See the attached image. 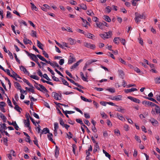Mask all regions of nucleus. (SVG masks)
Segmentation results:
<instances>
[{
	"mask_svg": "<svg viewBox=\"0 0 160 160\" xmlns=\"http://www.w3.org/2000/svg\"><path fill=\"white\" fill-rule=\"evenodd\" d=\"M30 4L31 5V8L32 9H34L36 11L38 10L37 7L32 2H31Z\"/></svg>",
	"mask_w": 160,
	"mask_h": 160,
	"instance_id": "nucleus-39",
	"label": "nucleus"
},
{
	"mask_svg": "<svg viewBox=\"0 0 160 160\" xmlns=\"http://www.w3.org/2000/svg\"><path fill=\"white\" fill-rule=\"evenodd\" d=\"M76 60V59L73 55L72 54H70V55L68 58V64H72Z\"/></svg>",
	"mask_w": 160,
	"mask_h": 160,
	"instance_id": "nucleus-6",
	"label": "nucleus"
},
{
	"mask_svg": "<svg viewBox=\"0 0 160 160\" xmlns=\"http://www.w3.org/2000/svg\"><path fill=\"white\" fill-rule=\"evenodd\" d=\"M14 109L18 112H21L20 110H21V108L19 107L18 105H16L14 107Z\"/></svg>",
	"mask_w": 160,
	"mask_h": 160,
	"instance_id": "nucleus-47",
	"label": "nucleus"
},
{
	"mask_svg": "<svg viewBox=\"0 0 160 160\" xmlns=\"http://www.w3.org/2000/svg\"><path fill=\"white\" fill-rule=\"evenodd\" d=\"M72 148H73V149H72L73 152L74 153V154H75V149H76L77 148L75 144H73L72 145Z\"/></svg>",
	"mask_w": 160,
	"mask_h": 160,
	"instance_id": "nucleus-57",
	"label": "nucleus"
},
{
	"mask_svg": "<svg viewBox=\"0 0 160 160\" xmlns=\"http://www.w3.org/2000/svg\"><path fill=\"white\" fill-rule=\"evenodd\" d=\"M20 69L21 71H23L24 73L28 72V71L26 68L22 66H21L20 67Z\"/></svg>",
	"mask_w": 160,
	"mask_h": 160,
	"instance_id": "nucleus-34",
	"label": "nucleus"
},
{
	"mask_svg": "<svg viewBox=\"0 0 160 160\" xmlns=\"http://www.w3.org/2000/svg\"><path fill=\"white\" fill-rule=\"evenodd\" d=\"M30 77L32 78L33 79L38 80L39 79V78L36 75H30Z\"/></svg>",
	"mask_w": 160,
	"mask_h": 160,
	"instance_id": "nucleus-41",
	"label": "nucleus"
},
{
	"mask_svg": "<svg viewBox=\"0 0 160 160\" xmlns=\"http://www.w3.org/2000/svg\"><path fill=\"white\" fill-rule=\"evenodd\" d=\"M118 40H121V38L119 37H115L113 40V42L116 44H118V42H117Z\"/></svg>",
	"mask_w": 160,
	"mask_h": 160,
	"instance_id": "nucleus-35",
	"label": "nucleus"
},
{
	"mask_svg": "<svg viewBox=\"0 0 160 160\" xmlns=\"http://www.w3.org/2000/svg\"><path fill=\"white\" fill-rule=\"evenodd\" d=\"M79 64L77 62L75 63H74L73 65L70 68L71 69H74L75 68L78 66L79 65Z\"/></svg>",
	"mask_w": 160,
	"mask_h": 160,
	"instance_id": "nucleus-44",
	"label": "nucleus"
},
{
	"mask_svg": "<svg viewBox=\"0 0 160 160\" xmlns=\"http://www.w3.org/2000/svg\"><path fill=\"white\" fill-rule=\"evenodd\" d=\"M10 76L15 78L16 80H18L17 78H19L20 79L21 78H20L18 74H17V73H16L15 72H14V71H12V75L11 74V75Z\"/></svg>",
	"mask_w": 160,
	"mask_h": 160,
	"instance_id": "nucleus-13",
	"label": "nucleus"
},
{
	"mask_svg": "<svg viewBox=\"0 0 160 160\" xmlns=\"http://www.w3.org/2000/svg\"><path fill=\"white\" fill-rule=\"evenodd\" d=\"M43 77L48 80H51V79L49 78L47 74L46 73L43 74Z\"/></svg>",
	"mask_w": 160,
	"mask_h": 160,
	"instance_id": "nucleus-63",
	"label": "nucleus"
},
{
	"mask_svg": "<svg viewBox=\"0 0 160 160\" xmlns=\"http://www.w3.org/2000/svg\"><path fill=\"white\" fill-rule=\"evenodd\" d=\"M142 104L145 105V106H151V107H154L155 106H156V105L154 103L149 101H143L142 102Z\"/></svg>",
	"mask_w": 160,
	"mask_h": 160,
	"instance_id": "nucleus-5",
	"label": "nucleus"
},
{
	"mask_svg": "<svg viewBox=\"0 0 160 160\" xmlns=\"http://www.w3.org/2000/svg\"><path fill=\"white\" fill-rule=\"evenodd\" d=\"M118 60L120 62H121L122 64H123L125 65L126 64V62L124 60L122 59V58H119Z\"/></svg>",
	"mask_w": 160,
	"mask_h": 160,
	"instance_id": "nucleus-56",
	"label": "nucleus"
},
{
	"mask_svg": "<svg viewBox=\"0 0 160 160\" xmlns=\"http://www.w3.org/2000/svg\"><path fill=\"white\" fill-rule=\"evenodd\" d=\"M106 90L111 93H114L115 92V90L114 88L107 89Z\"/></svg>",
	"mask_w": 160,
	"mask_h": 160,
	"instance_id": "nucleus-45",
	"label": "nucleus"
},
{
	"mask_svg": "<svg viewBox=\"0 0 160 160\" xmlns=\"http://www.w3.org/2000/svg\"><path fill=\"white\" fill-rule=\"evenodd\" d=\"M97 61V60H93V59H91L88 61V65H90L92 63L95 62H96Z\"/></svg>",
	"mask_w": 160,
	"mask_h": 160,
	"instance_id": "nucleus-48",
	"label": "nucleus"
},
{
	"mask_svg": "<svg viewBox=\"0 0 160 160\" xmlns=\"http://www.w3.org/2000/svg\"><path fill=\"white\" fill-rule=\"evenodd\" d=\"M39 86L40 87L41 89L42 90V92L43 91L46 92H48V90L46 89L45 87L43 86V85L39 84Z\"/></svg>",
	"mask_w": 160,
	"mask_h": 160,
	"instance_id": "nucleus-27",
	"label": "nucleus"
},
{
	"mask_svg": "<svg viewBox=\"0 0 160 160\" xmlns=\"http://www.w3.org/2000/svg\"><path fill=\"white\" fill-rule=\"evenodd\" d=\"M5 103L3 102H0V109L3 112H6V110L4 109V107L5 106Z\"/></svg>",
	"mask_w": 160,
	"mask_h": 160,
	"instance_id": "nucleus-10",
	"label": "nucleus"
},
{
	"mask_svg": "<svg viewBox=\"0 0 160 160\" xmlns=\"http://www.w3.org/2000/svg\"><path fill=\"white\" fill-rule=\"evenodd\" d=\"M7 103L9 106H10L12 108L13 107L12 106V105L11 102L8 98H7Z\"/></svg>",
	"mask_w": 160,
	"mask_h": 160,
	"instance_id": "nucleus-59",
	"label": "nucleus"
},
{
	"mask_svg": "<svg viewBox=\"0 0 160 160\" xmlns=\"http://www.w3.org/2000/svg\"><path fill=\"white\" fill-rule=\"evenodd\" d=\"M118 72L119 75L121 76H122L124 75V72L122 70H118Z\"/></svg>",
	"mask_w": 160,
	"mask_h": 160,
	"instance_id": "nucleus-55",
	"label": "nucleus"
},
{
	"mask_svg": "<svg viewBox=\"0 0 160 160\" xmlns=\"http://www.w3.org/2000/svg\"><path fill=\"white\" fill-rule=\"evenodd\" d=\"M59 154V149L58 147L57 146H55V156L57 158Z\"/></svg>",
	"mask_w": 160,
	"mask_h": 160,
	"instance_id": "nucleus-17",
	"label": "nucleus"
},
{
	"mask_svg": "<svg viewBox=\"0 0 160 160\" xmlns=\"http://www.w3.org/2000/svg\"><path fill=\"white\" fill-rule=\"evenodd\" d=\"M25 52L28 55V56L30 57V58L32 60L36 62L37 63L39 68H41V66L40 65L39 62L38 61V59L37 57V55L36 56L34 54L30 53L28 52L26 50L25 51Z\"/></svg>",
	"mask_w": 160,
	"mask_h": 160,
	"instance_id": "nucleus-1",
	"label": "nucleus"
},
{
	"mask_svg": "<svg viewBox=\"0 0 160 160\" xmlns=\"http://www.w3.org/2000/svg\"><path fill=\"white\" fill-rule=\"evenodd\" d=\"M76 121L78 123L82 125L84 128H87V132L88 133L90 132V131L89 130L88 127L84 124L82 120L79 119H76Z\"/></svg>",
	"mask_w": 160,
	"mask_h": 160,
	"instance_id": "nucleus-9",
	"label": "nucleus"
},
{
	"mask_svg": "<svg viewBox=\"0 0 160 160\" xmlns=\"http://www.w3.org/2000/svg\"><path fill=\"white\" fill-rule=\"evenodd\" d=\"M104 19L106 21L108 22H110L111 21V19L108 16L104 15Z\"/></svg>",
	"mask_w": 160,
	"mask_h": 160,
	"instance_id": "nucleus-29",
	"label": "nucleus"
},
{
	"mask_svg": "<svg viewBox=\"0 0 160 160\" xmlns=\"http://www.w3.org/2000/svg\"><path fill=\"white\" fill-rule=\"evenodd\" d=\"M68 41L71 45H73L75 43V40L71 38H68Z\"/></svg>",
	"mask_w": 160,
	"mask_h": 160,
	"instance_id": "nucleus-31",
	"label": "nucleus"
},
{
	"mask_svg": "<svg viewBox=\"0 0 160 160\" xmlns=\"http://www.w3.org/2000/svg\"><path fill=\"white\" fill-rule=\"evenodd\" d=\"M84 46L88 48L93 49L95 48L96 47L95 45L91 44L89 43L85 42L84 43Z\"/></svg>",
	"mask_w": 160,
	"mask_h": 160,
	"instance_id": "nucleus-7",
	"label": "nucleus"
},
{
	"mask_svg": "<svg viewBox=\"0 0 160 160\" xmlns=\"http://www.w3.org/2000/svg\"><path fill=\"white\" fill-rule=\"evenodd\" d=\"M42 54L44 56L47 58H48L49 56L48 54L46 53V52L44 50L42 51Z\"/></svg>",
	"mask_w": 160,
	"mask_h": 160,
	"instance_id": "nucleus-60",
	"label": "nucleus"
},
{
	"mask_svg": "<svg viewBox=\"0 0 160 160\" xmlns=\"http://www.w3.org/2000/svg\"><path fill=\"white\" fill-rule=\"evenodd\" d=\"M59 121L60 124L63 127L65 124H64L62 119L61 118H60L59 119Z\"/></svg>",
	"mask_w": 160,
	"mask_h": 160,
	"instance_id": "nucleus-49",
	"label": "nucleus"
},
{
	"mask_svg": "<svg viewBox=\"0 0 160 160\" xmlns=\"http://www.w3.org/2000/svg\"><path fill=\"white\" fill-rule=\"evenodd\" d=\"M61 78L64 85L67 86H68L69 85L68 82L64 79L62 78Z\"/></svg>",
	"mask_w": 160,
	"mask_h": 160,
	"instance_id": "nucleus-40",
	"label": "nucleus"
},
{
	"mask_svg": "<svg viewBox=\"0 0 160 160\" xmlns=\"http://www.w3.org/2000/svg\"><path fill=\"white\" fill-rule=\"evenodd\" d=\"M14 84L15 87L18 90H19L20 92H21V91H22V89L20 85L18 83L16 82H14Z\"/></svg>",
	"mask_w": 160,
	"mask_h": 160,
	"instance_id": "nucleus-19",
	"label": "nucleus"
},
{
	"mask_svg": "<svg viewBox=\"0 0 160 160\" xmlns=\"http://www.w3.org/2000/svg\"><path fill=\"white\" fill-rule=\"evenodd\" d=\"M0 117L4 122H6L7 118L4 114L1 112L0 113Z\"/></svg>",
	"mask_w": 160,
	"mask_h": 160,
	"instance_id": "nucleus-23",
	"label": "nucleus"
},
{
	"mask_svg": "<svg viewBox=\"0 0 160 160\" xmlns=\"http://www.w3.org/2000/svg\"><path fill=\"white\" fill-rule=\"evenodd\" d=\"M85 35L87 38H90L92 39V37L93 36V35L92 34L89 33H85L84 34Z\"/></svg>",
	"mask_w": 160,
	"mask_h": 160,
	"instance_id": "nucleus-28",
	"label": "nucleus"
},
{
	"mask_svg": "<svg viewBox=\"0 0 160 160\" xmlns=\"http://www.w3.org/2000/svg\"><path fill=\"white\" fill-rule=\"evenodd\" d=\"M6 17L7 18H11V12L9 11H7V12Z\"/></svg>",
	"mask_w": 160,
	"mask_h": 160,
	"instance_id": "nucleus-62",
	"label": "nucleus"
},
{
	"mask_svg": "<svg viewBox=\"0 0 160 160\" xmlns=\"http://www.w3.org/2000/svg\"><path fill=\"white\" fill-rule=\"evenodd\" d=\"M137 91V89L134 88H132L131 89H125L124 90V92L126 93H128L129 92H133L134 91Z\"/></svg>",
	"mask_w": 160,
	"mask_h": 160,
	"instance_id": "nucleus-16",
	"label": "nucleus"
},
{
	"mask_svg": "<svg viewBox=\"0 0 160 160\" xmlns=\"http://www.w3.org/2000/svg\"><path fill=\"white\" fill-rule=\"evenodd\" d=\"M37 57H38L40 59L43 61L44 62L46 60V59L40 55H37Z\"/></svg>",
	"mask_w": 160,
	"mask_h": 160,
	"instance_id": "nucleus-43",
	"label": "nucleus"
},
{
	"mask_svg": "<svg viewBox=\"0 0 160 160\" xmlns=\"http://www.w3.org/2000/svg\"><path fill=\"white\" fill-rule=\"evenodd\" d=\"M135 18L134 20L136 23L138 24L141 21V19L144 18V16L143 14H141L138 12L135 13Z\"/></svg>",
	"mask_w": 160,
	"mask_h": 160,
	"instance_id": "nucleus-2",
	"label": "nucleus"
},
{
	"mask_svg": "<svg viewBox=\"0 0 160 160\" xmlns=\"http://www.w3.org/2000/svg\"><path fill=\"white\" fill-rule=\"evenodd\" d=\"M0 125L1 126V128L3 129L4 130L6 129L7 128L6 126V124L5 123L1 124H0Z\"/></svg>",
	"mask_w": 160,
	"mask_h": 160,
	"instance_id": "nucleus-61",
	"label": "nucleus"
},
{
	"mask_svg": "<svg viewBox=\"0 0 160 160\" xmlns=\"http://www.w3.org/2000/svg\"><path fill=\"white\" fill-rule=\"evenodd\" d=\"M36 34H37V33H36V31H34L33 30H31V35L33 37H37Z\"/></svg>",
	"mask_w": 160,
	"mask_h": 160,
	"instance_id": "nucleus-46",
	"label": "nucleus"
},
{
	"mask_svg": "<svg viewBox=\"0 0 160 160\" xmlns=\"http://www.w3.org/2000/svg\"><path fill=\"white\" fill-rule=\"evenodd\" d=\"M54 130H57L58 128V122H55L54 124Z\"/></svg>",
	"mask_w": 160,
	"mask_h": 160,
	"instance_id": "nucleus-53",
	"label": "nucleus"
},
{
	"mask_svg": "<svg viewBox=\"0 0 160 160\" xmlns=\"http://www.w3.org/2000/svg\"><path fill=\"white\" fill-rule=\"evenodd\" d=\"M80 7L82 9L85 10H86L87 8L86 6L85 5L83 4H81L80 5Z\"/></svg>",
	"mask_w": 160,
	"mask_h": 160,
	"instance_id": "nucleus-58",
	"label": "nucleus"
},
{
	"mask_svg": "<svg viewBox=\"0 0 160 160\" xmlns=\"http://www.w3.org/2000/svg\"><path fill=\"white\" fill-rule=\"evenodd\" d=\"M116 115L117 118L121 120L122 121H125V118L122 115H120L118 113L116 114Z\"/></svg>",
	"mask_w": 160,
	"mask_h": 160,
	"instance_id": "nucleus-21",
	"label": "nucleus"
},
{
	"mask_svg": "<svg viewBox=\"0 0 160 160\" xmlns=\"http://www.w3.org/2000/svg\"><path fill=\"white\" fill-rule=\"evenodd\" d=\"M154 82L156 84H160V77L155 78L154 79Z\"/></svg>",
	"mask_w": 160,
	"mask_h": 160,
	"instance_id": "nucleus-36",
	"label": "nucleus"
},
{
	"mask_svg": "<svg viewBox=\"0 0 160 160\" xmlns=\"http://www.w3.org/2000/svg\"><path fill=\"white\" fill-rule=\"evenodd\" d=\"M52 95L54 97L55 99L57 100H60L61 99V94L59 95L58 94L55 92H53L52 93Z\"/></svg>",
	"mask_w": 160,
	"mask_h": 160,
	"instance_id": "nucleus-8",
	"label": "nucleus"
},
{
	"mask_svg": "<svg viewBox=\"0 0 160 160\" xmlns=\"http://www.w3.org/2000/svg\"><path fill=\"white\" fill-rule=\"evenodd\" d=\"M37 45L38 46L39 48L40 49L42 50H43V48L42 47V46L43 45L38 40H37Z\"/></svg>",
	"mask_w": 160,
	"mask_h": 160,
	"instance_id": "nucleus-24",
	"label": "nucleus"
},
{
	"mask_svg": "<svg viewBox=\"0 0 160 160\" xmlns=\"http://www.w3.org/2000/svg\"><path fill=\"white\" fill-rule=\"evenodd\" d=\"M52 136L53 135L52 134L50 133H49L48 134V137L49 140L51 141L52 142L54 143L55 144V142L53 141V139H52Z\"/></svg>",
	"mask_w": 160,
	"mask_h": 160,
	"instance_id": "nucleus-20",
	"label": "nucleus"
},
{
	"mask_svg": "<svg viewBox=\"0 0 160 160\" xmlns=\"http://www.w3.org/2000/svg\"><path fill=\"white\" fill-rule=\"evenodd\" d=\"M122 96L120 95H118L117 96L113 97L112 98H111V99L116 101H119L122 100Z\"/></svg>",
	"mask_w": 160,
	"mask_h": 160,
	"instance_id": "nucleus-12",
	"label": "nucleus"
},
{
	"mask_svg": "<svg viewBox=\"0 0 160 160\" xmlns=\"http://www.w3.org/2000/svg\"><path fill=\"white\" fill-rule=\"evenodd\" d=\"M34 82H35V84L34 85V87L38 90L42 92V90L41 88L38 87V85L39 86V84H38L37 83H36L35 81Z\"/></svg>",
	"mask_w": 160,
	"mask_h": 160,
	"instance_id": "nucleus-42",
	"label": "nucleus"
},
{
	"mask_svg": "<svg viewBox=\"0 0 160 160\" xmlns=\"http://www.w3.org/2000/svg\"><path fill=\"white\" fill-rule=\"evenodd\" d=\"M128 98L133 102L138 103H139L140 102V101L139 99L131 96L128 97Z\"/></svg>",
	"mask_w": 160,
	"mask_h": 160,
	"instance_id": "nucleus-11",
	"label": "nucleus"
},
{
	"mask_svg": "<svg viewBox=\"0 0 160 160\" xmlns=\"http://www.w3.org/2000/svg\"><path fill=\"white\" fill-rule=\"evenodd\" d=\"M147 99L155 103H157L158 102L154 98H152L147 97L146 98Z\"/></svg>",
	"mask_w": 160,
	"mask_h": 160,
	"instance_id": "nucleus-52",
	"label": "nucleus"
},
{
	"mask_svg": "<svg viewBox=\"0 0 160 160\" xmlns=\"http://www.w3.org/2000/svg\"><path fill=\"white\" fill-rule=\"evenodd\" d=\"M151 122L153 126H155L156 124L158 123L157 121L154 118H152L151 119L149 120Z\"/></svg>",
	"mask_w": 160,
	"mask_h": 160,
	"instance_id": "nucleus-18",
	"label": "nucleus"
},
{
	"mask_svg": "<svg viewBox=\"0 0 160 160\" xmlns=\"http://www.w3.org/2000/svg\"><path fill=\"white\" fill-rule=\"evenodd\" d=\"M87 13L88 15L90 16H92L94 15V13L91 10H88L87 11Z\"/></svg>",
	"mask_w": 160,
	"mask_h": 160,
	"instance_id": "nucleus-33",
	"label": "nucleus"
},
{
	"mask_svg": "<svg viewBox=\"0 0 160 160\" xmlns=\"http://www.w3.org/2000/svg\"><path fill=\"white\" fill-rule=\"evenodd\" d=\"M117 107V110L118 112H121L122 113H124L125 112V109L122 108L121 106H118V107Z\"/></svg>",
	"mask_w": 160,
	"mask_h": 160,
	"instance_id": "nucleus-14",
	"label": "nucleus"
},
{
	"mask_svg": "<svg viewBox=\"0 0 160 160\" xmlns=\"http://www.w3.org/2000/svg\"><path fill=\"white\" fill-rule=\"evenodd\" d=\"M81 99L83 101L85 102H91L92 100L90 99H87L85 98L84 97L81 96Z\"/></svg>",
	"mask_w": 160,
	"mask_h": 160,
	"instance_id": "nucleus-30",
	"label": "nucleus"
},
{
	"mask_svg": "<svg viewBox=\"0 0 160 160\" xmlns=\"http://www.w3.org/2000/svg\"><path fill=\"white\" fill-rule=\"evenodd\" d=\"M68 134L70 135H69L67 133V136H68V139H69L72 138V134L71 132H68Z\"/></svg>",
	"mask_w": 160,
	"mask_h": 160,
	"instance_id": "nucleus-54",
	"label": "nucleus"
},
{
	"mask_svg": "<svg viewBox=\"0 0 160 160\" xmlns=\"http://www.w3.org/2000/svg\"><path fill=\"white\" fill-rule=\"evenodd\" d=\"M112 34V31H110L108 32H105L103 34H100V36L103 39L108 38L111 37Z\"/></svg>",
	"mask_w": 160,
	"mask_h": 160,
	"instance_id": "nucleus-4",
	"label": "nucleus"
},
{
	"mask_svg": "<svg viewBox=\"0 0 160 160\" xmlns=\"http://www.w3.org/2000/svg\"><path fill=\"white\" fill-rule=\"evenodd\" d=\"M103 152L105 154V156L108 157L109 159L110 158L111 155L104 150L103 149Z\"/></svg>",
	"mask_w": 160,
	"mask_h": 160,
	"instance_id": "nucleus-38",
	"label": "nucleus"
},
{
	"mask_svg": "<svg viewBox=\"0 0 160 160\" xmlns=\"http://www.w3.org/2000/svg\"><path fill=\"white\" fill-rule=\"evenodd\" d=\"M135 139L138 142L140 143L141 142V140H140L139 137L137 136H135Z\"/></svg>",
	"mask_w": 160,
	"mask_h": 160,
	"instance_id": "nucleus-64",
	"label": "nucleus"
},
{
	"mask_svg": "<svg viewBox=\"0 0 160 160\" xmlns=\"http://www.w3.org/2000/svg\"><path fill=\"white\" fill-rule=\"evenodd\" d=\"M23 41L24 43L25 44H30L31 43H32V42L31 40L27 39V38H24L23 40Z\"/></svg>",
	"mask_w": 160,
	"mask_h": 160,
	"instance_id": "nucleus-25",
	"label": "nucleus"
},
{
	"mask_svg": "<svg viewBox=\"0 0 160 160\" xmlns=\"http://www.w3.org/2000/svg\"><path fill=\"white\" fill-rule=\"evenodd\" d=\"M106 11L108 13H110L111 11V9L110 7L108 6L106 8Z\"/></svg>",
	"mask_w": 160,
	"mask_h": 160,
	"instance_id": "nucleus-50",
	"label": "nucleus"
},
{
	"mask_svg": "<svg viewBox=\"0 0 160 160\" xmlns=\"http://www.w3.org/2000/svg\"><path fill=\"white\" fill-rule=\"evenodd\" d=\"M49 133V129L47 128H44L42 130V132H41V133L40 134V136L41 135L43 134H46L47 133Z\"/></svg>",
	"mask_w": 160,
	"mask_h": 160,
	"instance_id": "nucleus-15",
	"label": "nucleus"
},
{
	"mask_svg": "<svg viewBox=\"0 0 160 160\" xmlns=\"http://www.w3.org/2000/svg\"><path fill=\"white\" fill-rule=\"evenodd\" d=\"M34 140L33 141V142L34 143L35 145H36L37 146V147H38L39 148V147L38 146V141L37 139L35 137L34 138Z\"/></svg>",
	"mask_w": 160,
	"mask_h": 160,
	"instance_id": "nucleus-51",
	"label": "nucleus"
},
{
	"mask_svg": "<svg viewBox=\"0 0 160 160\" xmlns=\"http://www.w3.org/2000/svg\"><path fill=\"white\" fill-rule=\"evenodd\" d=\"M80 74L82 79L84 81H87V78L84 77L83 73L82 72H80Z\"/></svg>",
	"mask_w": 160,
	"mask_h": 160,
	"instance_id": "nucleus-37",
	"label": "nucleus"
},
{
	"mask_svg": "<svg viewBox=\"0 0 160 160\" xmlns=\"http://www.w3.org/2000/svg\"><path fill=\"white\" fill-rule=\"evenodd\" d=\"M155 110L152 109L151 111V113L153 115L157 114L158 115V119L160 120V108L156 105V106H155Z\"/></svg>",
	"mask_w": 160,
	"mask_h": 160,
	"instance_id": "nucleus-3",
	"label": "nucleus"
},
{
	"mask_svg": "<svg viewBox=\"0 0 160 160\" xmlns=\"http://www.w3.org/2000/svg\"><path fill=\"white\" fill-rule=\"evenodd\" d=\"M22 80L24 82L26 83L29 86H30L31 87H32L33 88V86L32 84H31L29 82V81L26 80L25 78H23L22 79Z\"/></svg>",
	"mask_w": 160,
	"mask_h": 160,
	"instance_id": "nucleus-26",
	"label": "nucleus"
},
{
	"mask_svg": "<svg viewBox=\"0 0 160 160\" xmlns=\"http://www.w3.org/2000/svg\"><path fill=\"white\" fill-rule=\"evenodd\" d=\"M96 24L97 27L100 29H102L103 28V26H104V24H103V23L101 22L97 23Z\"/></svg>",
	"mask_w": 160,
	"mask_h": 160,
	"instance_id": "nucleus-22",
	"label": "nucleus"
},
{
	"mask_svg": "<svg viewBox=\"0 0 160 160\" xmlns=\"http://www.w3.org/2000/svg\"><path fill=\"white\" fill-rule=\"evenodd\" d=\"M99 146L98 144L97 143H96L95 146L94 147V149L93 150V152H96L97 151H98V150H99Z\"/></svg>",
	"mask_w": 160,
	"mask_h": 160,
	"instance_id": "nucleus-32",
	"label": "nucleus"
}]
</instances>
